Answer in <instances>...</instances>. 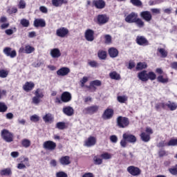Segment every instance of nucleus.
<instances>
[{"instance_id": "f257e3e1", "label": "nucleus", "mask_w": 177, "mask_h": 177, "mask_svg": "<svg viewBox=\"0 0 177 177\" xmlns=\"http://www.w3.org/2000/svg\"><path fill=\"white\" fill-rule=\"evenodd\" d=\"M138 77L140 81H142V82H146L149 81V80H151V81H154V80H156V75L154 72L147 73V71H142L138 73Z\"/></svg>"}, {"instance_id": "f03ea898", "label": "nucleus", "mask_w": 177, "mask_h": 177, "mask_svg": "<svg viewBox=\"0 0 177 177\" xmlns=\"http://www.w3.org/2000/svg\"><path fill=\"white\" fill-rule=\"evenodd\" d=\"M45 93L41 88H37L35 91V96L32 98V103L35 106H39V103L42 102L41 99H44Z\"/></svg>"}, {"instance_id": "7ed1b4c3", "label": "nucleus", "mask_w": 177, "mask_h": 177, "mask_svg": "<svg viewBox=\"0 0 177 177\" xmlns=\"http://www.w3.org/2000/svg\"><path fill=\"white\" fill-rule=\"evenodd\" d=\"M153 129L150 127H147L145 129V132H142L140 134V138L142 142H149L150 141V135H152Z\"/></svg>"}, {"instance_id": "20e7f679", "label": "nucleus", "mask_w": 177, "mask_h": 177, "mask_svg": "<svg viewBox=\"0 0 177 177\" xmlns=\"http://www.w3.org/2000/svg\"><path fill=\"white\" fill-rule=\"evenodd\" d=\"M117 125L119 128H127L129 125V120L128 118L119 116L117 118Z\"/></svg>"}, {"instance_id": "39448f33", "label": "nucleus", "mask_w": 177, "mask_h": 177, "mask_svg": "<svg viewBox=\"0 0 177 177\" xmlns=\"http://www.w3.org/2000/svg\"><path fill=\"white\" fill-rule=\"evenodd\" d=\"M1 138L8 143H10V142H13V134H12L9 131L6 129H3L1 131Z\"/></svg>"}, {"instance_id": "423d86ee", "label": "nucleus", "mask_w": 177, "mask_h": 177, "mask_svg": "<svg viewBox=\"0 0 177 177\" xmlns=\"http://www.w3.org/2000/svg\"><path fill=\"white\" fill-rule=\"evenodd\" d=\"M127 171L130 175H132V176H139L140 174H142V171L139 167H135V166H129L127 167Z\"/></svg>"}, {"instance_id": "0eeeda50", "label": "nucleus", "mask_w": 177, "mask_h": 177, "mask_svg": "<svg viewBox=\"0 0 177 177\" xmlns=\"http://www.w3.org/2000/svg\"><path fill=\"white\" fill-rule=\"evenodd\" d=\"M113 115H114V110L111 108H108L104 111L102 118L103 120H111Z\"/></svg>"}, {"instance_id": "6e6552de", "label": "nucleus", "mask_w": 177, "mask_h": 177, "mask_svg": "<svg viewBox=\"0 0 177 177\" xmlns=\"http://www.w3.org/2000/svg\"><path fill=\"white\" fill-rule=\"evenodd\" d=\"M109 20H110V18L106 15H99L97 17V23L100 26L109 23Z\"/></svg>"}, {"instance_id": "1a4fd4ad", "label": "nucleus", "mask_w": 177, "mask_h": 177, "mask_svg": "<svg viewBox=\"0 0 177 177\" xmlns=\"http://www.w3.org/2000/svg\"><path fill=\"white\" fill-rule=\"evenodd\" d=\"M97 110H99V106L97 105H94L84 108L82 113L83 114H95Z\"/></svg>"}, {"instance_id": "9d476101", "label": "nucleus", "mask_w": 177, "mask_h": 177, "mask_svg": "<svg viewBox=\"0 0 177 177\" xmlns=\"http://www.w3.org/2000/svg\"><path fill=\"white\" fill-rule=\"evenodd\" d=\"M43 147L46 150H49L50 151H53L56 149V144L53 141H46L43 144Z\"/></svg>"}, {"instance_id": "9b49d317", "label": "nucleus", "mask_w": 177, "mask_h": 177, "mask_svg": "<svg viewBox=\"0 0 177 177\" xmlns=\"http://www.w3.org/2000/svg\"><path fill=\"white\" fill-rule=\"evenodd\" d=\"M21 160V162L19 163L17 166V168L18 169H26V167H30V163L28 162V158H20Z\"/></svg>"}, {"instance_id": "f8f14e48", "label": "nucleus", "mask_w": 177, "mask_h": 177, "mask_svg": "<svg viewBox=\"0 0 177 177\" xmlns=\"http://www.w3.org/2000/svg\"><path fill=\"white\" fill-rule=\"evenodd\" d=\"M162 109H167L168 107L171 111H174L177 109L176 102H172L171 101H168L167 102H165V104H162Z\"/></svg>"}, {"instance_id": "ddd939ff", "label": "nucleus", "mask_w": 177, "mask_h": 177, "mask_svg": "<svg viewBox=\"0 0 177 177\" xmlns=\"http://www.w3.org/2000/svg\"><path fill=\"white\" fill-rule=\"evenodd\" d=\"M3 53L8 57H11V59H13L17 56V53H16V50H12L11 48L6 47L3 49Z\"/></svg>"}, {"instance_id": "4468645a", "label": "nucleus", "mask_w": 177, "mask_h": 177, "mask_svg": "<svg viewBox=\"0 0 177 177\" xmlns=\"http://www.w3.org/2000/svg\"><path fill=\"white\" fill-rule=\"evenodd\" d=\"M138 19V13L131 12L127 15L124 19L126 23H135V21Z\"/></svg>"}, {"instance_id": "2eb2a0df", "label": "nucleus", "mask_w": 177, "mask_h": 177, "mask_svg": "<svg viewBox=\"0 0 177 177\" xmlns=\"http://www.w3.org/2000/svg\"><path fill=\"white\" fill-rule=\"evenodd\" d=\"M136 41L138 45L141 46H147L149 45V41L145 36H137Z\"/></svg>"}, {"instance_id": "dca6fc26", "label": "nucleus", "mask_w": 177, "mask_h": 177, "mask_svg": "<svg viewBox=\"0 0 177 177\" xmlns=\"http://www.w3.org/2000/svg\"><path fill=\"white\" fill-rule=\"evenodd\" d=\"M140 17L145 20V21H151V19H153V16L151 15V12L150 11H142L140 14Z\"/></svg>"}, {"instance_id": "f3484780", "label": "nucleus", "mask_w": 177, "mask_h": 177, "mask_svg": "<svg viewBox=\"0 0 177 177\" xmlns=\"http://www.w3.org/2000/svg\"><path fill=\"white\" fill-rule=\"evenodd\" d=\"M96 137L90 136L88 139L84 142V146L86 147H92L96 145Z\"/></svg>"}, {"instance_id": "a211bd4d", "label": "nucleus", "mask_w": 177, "mask_h": 177, "mask_svg": "<svg viewBox=\"0 0 177 177\" xmlns=\"http://www.w3.org/2000/svg\"><path fill=\"white\" fill-rule=\"evenodd\" d=\"M93 5L97 9H104L106 8V1L104 0H94L93 1Z\"/></svg>"}, {"instance_id": "6ab92c4d", "label": "nucleus", "mask_w": 177, "mask_h": 177, "mask_svg": "<svg viewBox=\"0 0 177 177\" xmlns=\"http://www.w3.org/2000/svg\"><path fill=\"white\" fill-rule=\"evenodd\" d=\"M70 69L67 67H62L57 71V75L59 77H66L70 74Z\"/></svg>"}, {"instance_id": "aec40b11", "label": "nucleus", "mask_w": 177, "mask_h": 177, "mask_svg": "<svg viewBox=\"0 0 177 177\" xmlns=\"http://www.w3.org/2000/svg\"><path fill=\"white\" fill-rule=\"evenodd\" d=\"M94 34H95V32H93V30L91 29L86 30L85 32V38L86 41H88L89 42H92V41L95 39V37L93 36Z\"/></svg>"}, {"instance_id": "412c9836", "label": "nucleus", "mask_w": 177, "mask_h": 177, "mask_svg": "<svg viewBox=\"0 0 177 177\" xmlns=\"http://www.w3.org/2000/svg\"><path fill=\"white\" fill-rule=\"evenodd\" d=\"M123 139H125L129 143H136V137L132 134L124 133Z\"/></svg>"}, {"instance_id": "4be33fe9", "label": "nucleus", "mask_w": 177, "mask_h": 177, "mask_svg": "<svg viewBox=\"0 0 177 177\" xmlns=\"http://www.w3.org/2000/svg\"><path fill=\"white\" fill-rule=\"evenodd\" d=\"M62 111L65 115H67L68 117H71V115H74V109L71 106H64L62 109Z\"/></svg>"}, {"instance_id": "5701e85b", "label": "nucleus", "mask_w": 177, "mask_h": 177, "mask_svg": "<svg viewBox=\"0 0 177 177\" xmlns=\"http://www.w3.org/2000/svg\"><path fill=\"white\" fill-rule=\"evenodd\" d=\"M56 34L57 37H60L61 38H64L65 36L68 34V29L66 28H61L57 30Z\"/></svg>"}, {"instance_id": "b1692460", "label": "nucleus", "mask_w": 177, "mask_h": 177, "mask_svg": "<svg viewBox=\"0 0 177 177\" xmlns=\"http://www.w3.org/2000/svg\"><path fill=\"white\" fill-rule=\"evenodd\" d=\"M50 55L53 59H59L62 56V53L59 48H53L50 50Z\"/></svg>"}, {"instance_id": "393cba45", "label": "nucleus", "mask_w": 177, "mask_h": 177, "mask_svg": "<svg viewBox=\"0 0 177 177\" xmlns=\"http://www.w3.org/2000/svg\"><path fill=\"white\" fill-rule=\"evenodd\" d=\"M61 100L64 103H68L71 100V93L65 91L61 95Z\"/></svg>"}, {"instance_id": "a878e982", "label": "nucleus", "mask_w": 177, "mask_h": 177, "mask_svg": "<svg viewBox=\"0 0 177 177\" xmlns=\"http://www.w3.org/2000/svg\"><path fill=\"white\" fill-rule=\"evenodd\" d=\"M35 86V84L32 82H27L23 86V89L26 92H30V91H32V88Z\"/></svg>"}, {"instance_id": "bb28decb", "label": "nucleus", "mask_w": 177, "mask_h": 177, "mask_svg": "<svg viewBox=\"0 0 177 177\" xmlns=\"http://www.w3.org/2000/svg\"><path fill=\"white\" fill-rule=\"evenodd\" d=\"M59 162L62 165H70L71 161H70V156H63L59 159Z\"/></svg>"}, {"instance_id": "cd10ccee", "label": "nucleus", "mask_w": 177, "mask_h": 177, "mask_svg": "<svg viewBox=\"0 0 177 177\" xmlns=\"http://www.w3.org/2000/svg\"><path fill=\"white\" fill-rule=\"evenodd\" d=\"M35 27H45L46 26V23H45V20L42 19H37L34 21Z\"/></svg>"}, {"instance_id": "c85d7f7f", "label": "nucleus", "mask_w": 177, "mask_h": 177, "mask_svg": "<svg viewBox=\"0 0 177 177\" xmlns=\"http://www.w3.org/2000/svg\"><path fill=\"white\" fill-rule=\"evenodd\" d=\"M0 175H1V176H10V175H12V169L6 168L1 170Z\"/></svg>"}, {"instance_id": "c756f323", "label": "nucleus", "mask_w": 177, "mask_h": 177, "mask_svg": "<svg viewBox=\"0 0 177 177\" xmlns=\"http://www.w3.org/2000/svg\"><path fill=\"white\" fill-rule=\"evenodd\" d=\"M109 55L110 57H117V56H118V50L114 47H112L109 49Z\"/></svg>"}, {"instance_id": "7c9ffc66", "label": "nucleus", "mask_w": 177, "mask_h": 177, "mask_svg": "<svg viewBox=\"0 0 177 177\" xmlns=\"http://www.w3.org/2000/svg\"><path fill=\"white\" fill-rule=\"evenodd\" d=\"M109 77L111 80H115L118 81V80H121V76L116 71H113L109 73Z\"/></svg>"}, {"instance_id": "2f4dec72", "label": "nucleus", "mask_w": 177, "mask_h": 177, "mask_svg": "<svg viewBox=\"0 0 177 177\" xmlns=\"http://www.w3.org/2000/svg\"><path fill=\"white\" fill-rule=\"evenodd\" d=\"M133 23L136 24L138 28H143V27H145V21L140 18L137 17Z\"/></svg>"}, {"instance_id": "473e14b6", "label": "nucleus", "mask_w": 177, "mask_h": 177, "mask_svg": "<svg viewBox=\"0 0 177 177\" xmlns=\"http://www.w3.org/2000/svg\"><path fill=\"white\" fill-rule=\"evenodd\" d=\"M44 122H53V115L50 113H47L43 117Z\"/></svg>"}, {"instance_id": "72a5a7b5", "label": "nucleus", "mask_w": 177, "mask_h": 177, "mask_svg": "<svg viewBox=\"0 0 177 177\" xmlns=\"http://www.w3.org/2000/svg\"><path fill=\"white\" fill-rule=\"evenodd\" d=\"M136 70L140 71L145 68H147V64L146 62H139L137 64Z\"/></svg>"}, {"instance_id": "f704fd0d", "label": "nucleus", "mask_w": 177, "mask_h": 177, "mask_svg": "<svg viewBox=\"0 0 177 177\" xmlns=\"http://www.w3.org/2000/svg\"><path fill=\"white\" fill-rule=\"evenodd\" d=\"M98 57L101 59V60H104L106 59V57H107V53H106V51L103 50H100L98 51Z\"/></svg>"}, {"instance_id": "c9c22d12", "label": "nucleus", "mask_w": 177, "mask_h": 177, "mask_svg": "<svg viewBox=\"0 0 177 177\" xmlns=\"http://www.w3.org/2000/svg\"><path fill=\"white\" fill-rule=\"evenodd\" d=\"M21 145L27 149V147H30V146H31V141H30L28 139H24L21 141Z\"/></svg>"}, {"instance_id": "e433bc0d", "label": "nucleus", "mask_w": 177, "mask_h": 177, "mask_svg": "<svg viewBox=\"0 0 177 177\" xmlns=\"http://www.w3.org/2000/svg\"><path fill=\"white\" fill-rule=\"evenodd\" d=\"M34 50H35V48L30 45H27L25 46V53H27L28 55L30 53H32Z\"/></svg>"}, {"instance_id": "4c0bfd02", "label": "nucleus", "mask_w": 177, "mask_h": 177, "mask_svg": "<svg viewBox=\"0 0 177 177\" xmlns=\"http://www.w3.org/2000/svg\"><path fill=\"white\" fill-rule=\"evenodd\" d=\"M158 52L160 54L161 57H167L168 56V53L164 48H158Z\"/></svg>"}, {"instance_id": "58836bf2", "label": "nucleus", "mask_w": 177, "mask_h": 177, "mask_svg": "<svg viewBox=\"0 0 177 177\" xmlns=\"http://www.w3.org/2000/svg\"><path fill=\"white\" fill-rule=\"evenodd\" d=\"M93 162L95 164V165H101V164H102L103 160H102V158L97 157V156H95L93 158Z\"/></svg>"}, {"instance_id": "ea45409f", "label": "nucleus", "mask_w": 177, "mask_h": 177, "mask_svg": "<svg viewBox=\"0 0 177 177\" xmlns=\"http://www.w3.org/2000/svg\"><path fill=\"white\" fill-rule=\"evenodd\" d=\"M52 3L53 6L59 8V6H62L63 4V0H52Z\"/></svg>"}, {"instance_id": "a19ab883", "label": "nucleus", "mask_w": 177, "mask_h": 177, "mask_svg": "<svg viewBox=\"0 0 177 177\" xmlns=\"http://www.w3.org/2000/svg\"><path fill=\"white\" fill-rule=\"evenodd\" d=\"M20 24H21L22 27H29L30 26V21H28V19H22L20 21Z\"/></svg>"}, {"instance_id": "79ce46f5", "label": "nucleus", "mask_w": 177, "mask_h": 177, "mask_svg": "<svg viewBox=\"0 0 177 177\" xmlns=\"http://www.w3.org/2000/svg\"><path fill=\"white\" fill-rule=\"evenodd\" d=\"M8 110V106L5 102H0V113H5Z\"/></svg>"}, {"instance_id": "37998d69", "label": "nucleus", "mask_w": 177, "mask_h": 177, "mask_svg": "<svg viewBox=\"0 0 177 177\" xmlns=\"http://www.w3.org/2000/svg\"><path fill=\"white\" fill-rule=\"evenodd\" d=\"M56 128L60 130L64 129V128H66V123L63 122H59L56 124Z\"/></svg>"}, {"instance_id": "c03bdc74", "label": "nucleus", "mask_w": 177, "mask_h": 177, "mask_svg": "<svg viewBox=\"0 0 177 177\" xmlns=\"http://www.w3.org/2000/svg\"><path fill=\"white\" fill-rule=\"evenodd\" d=\"M127 100H128V97H127L125 95L118 96V101L120 103H125L127 102Z\"/></svg>"}, {"instance_id": "a18cd8bd", "label": "nucleus", "mask_w": 177, "mask_h": 177, "mask_svg": "<svg viewBox=\"0 0 177 177\" xmlns=\"http://www.w3.org/2000/svg\"><path fill=\"white\" fill-rule=\"evenodd\" d=\"M131 3L134 6H142V3L140 0H130Z\"/></svg>"}, {"instance_id": "49530a36", "label": "nucleus", "mask_w": 177, "mask_h": 177, "mask_svg": "<svg viewBox=\"0 0 177 177\" xmlns=\"http://www.w3.org/2000/svg\"><path fill=\"white\" fill-rule=\"evenodd\" d=\"M101 157L104 160H110V159H111L112 156H111V153H109L106 152V153L101 154Z\"/></svg>"}, {"instance_id": "de8ad7c7", "label": "nucleus", "mask_w": 177, "mask_h": 177, "mask_svg": "<svg viewBox=\"0 0 177 177\" xmlns=\"http://www.w3.org/2000/svg\"><path fill=\"white\" fill-rule=\"evenodd\" d=\"M7 13L9 15H13V13H17V8L12 7V8H8L7 10Z\"/></svg>"}, {"instance_id": "09e8293b", "label": "nucleus", "mask_w": 177, "mask_h": 177, "mask_svg": "<svg viewBox=\"0 0 177 177\" xmlns=\"http://www.w3.org/2000/svg\"><path fill=\"white\" fill-rule=\"evenodd\" d=\"M26 3L24 0H20L18 4V8L19 9H26Z\"/></svg>"}, {"instance_id": "8fccbe9b", "label": "nucleus", "mask_w": 177, "mask_h": 177, "mask_svg": "<svg viewBox=\"0 0 177 177\" xmlns=\"http://www.w3.org/2000/svg\"><path fill=\"white\" fill-rule=\"evenodd\" d=\"M8 75H9V72H8V71H5V70L0 71L1 78H6V77H8Z\"/></svg>"}, {"instance_id": "3c124183", "label": "nucleus", "mask_w": 177, "mask_h": 177, "mask_svg": "<svg viewBox=\"0 0 177 177\" xmlns=\"http://www.w3.org/2000/svg\"><path fill=\"white\" fill-rule=\"evenodd\" d=\"M30 121H32V122H38V121H39V116L36 114L30 116Z\"/></svg>"}, {"instance_id": "603ef678", "label": "nucleus", "mask_w": 177, "mask_h": 177, "mask_svg": "<svg viewBox=\"0 0 177 177\" xmlns=\"http://www.w3.org/2000/svg\"><path fill=\"white\" fill-rule=\"evenodd\" d=\"M167 146H177V138L171 139L167 143Z\"/></svg>"}, {"instance_id": "864d4df0", "label": "nucleus", "mask_w": 177, "mask_h": 177, "mask_svg": "<svg viewBox=\"0 0 177 177\" xmlns=\"http://www.w3.org/2000/svg\"><path fill=\"white\" fill-rule=\"evenodd\" d=\"M169 172H170L171 175H177V165L174 167L169 169Z\"/></svg>"}, {"instance_id": "5fc2aeb1", "label": "nucleus", "mask_w": 177, "mask_h": 177, "mask_svg": "<svg viewBox=\"0 0 177 177\" xmlns=\"http://www.w3.org/2000/svg\"><path fill=\"white\" fill-rule=\"evenodd\" d=\"M109 139L112 143H117L118 142V137L115 135L111 136Z\"/></svg>"}, {"instance_id": "6e6d98bb", "label": "nucleus", "mask_w": 177, "mask_h": 177, "mask_svg": "<svg viewBox=\"0 0 177 177\" xmlns=\"http://www.w3.org/2000/svg\"><path fill=\"white\" fill-rule=\"evenodd\" d=\"M88 64L93 68H95L99 66V64H97V62H96L95 61H90L88 62Z\"/></svg>"}, {"instance_id": "4d7b16f0", "label": "nucleus", "mask_w": 177, "mask_h": 177, "mask_svg": "<svg viewBox=\"0 0 177 177\" xmlns=\"http://www.w3.org/2000/svg\"><path fill=\"white\" fill-rule=\"evenodd\" d=\"M91 84L93 86H100L102 85V82H100V80H94L91 82Z\"/></svg>"}, {"instance_id": "13d9d810", "label": "nucleus", "mask_w": 177, "mask_h": 177, "mask_svg": "<svg viewBox=\"0 0 177 177\" xmlns=\"http://www.w3.org/2000/svg\"><path fill=\"white\" fill-rule=\"evenodd\" d=\"M56 177H67V174L64 171H58L55 174Z\"/></svg>"}, {"instance_id": "bf43d9fd", "label": "nucleus", "mask_w": 177, "mask_h": 177, "mask_svg": "<svg viewBox=\"0 0 177 177\" xmlns=\"http://www.w3.org/2000/svg\"><path fill=\"white\" fill-rule=\"evenodd\" d=\"M104 38L105 44H111V36L110 35H106Z\"/></svg>"}, {"instance_id": "052dcab7", "label": "nucleus", "mask_w": 177, "mask_h": 177, "mask_svg": "<svg viewBox=\"0 0 177 177\" xmlns=\"http://www.w3.org/2000/svg\"><path fill=\"white\" fill-rule=\"evenodd\" d=\"M158 81L159 82H162V84H165V82H168V79H164L162 75L158 76Z\"/></svg>"}, {"instance_id": "680f3d73", "label": "nucleus", "mask_w": 177, "mask_h": 177, "mask_svg": "<svg viewBox=\"0 0 177 177\" xmlns=\"http://www.w3.org/2000/svg\"><path fill=\"white\" fill-rule=\"evenodd\" d=\"M86 82H88V77L84 76L82 80H80L81 86H84Z\"/></svg>"}, {"instance_id": "e2e57ef3", "label": "nucleus", "mask_w": 177, "mask_h": 177, "mask_svg": "<svg viewBox=\"0 0 177 177\" xmlns=\"http://www.w3.org/2000/svg\"><path fill=\"white\" fill-rule=\"evenodd\" d=\"M151 12L155 15H160L161 13V10L159 8H151Z\"/></svg>"}, {"instance_id": "0e129e2a", "label": "nucleus", "mask_w": 177, "mask_h": 177, "mask_svg": "<svg viewBox=\"0 0 177 177\" xmlns=\"http://www.w3.org/2000/svg\"><path fill=\"white\" fill-rule=\"evenodd\" d=\"M44 62L41 61H38L37 62H35L32 64L33 67H41V66H43Z\"/></svg>"}, {"instance_id": "69168bd1", "label": "nucleus", "mask_w": 177, "mask_h": 177, "mask_svg": "<svg viewBox=\"0 0 177 177\" xmlns=\"http://www.w3.org/2000/svg\"><path fill=\"white\" fill-rule=\"evenodd\" d=\"M127 142L128 141H127V140L125 138H123L120 141V146H122L124 148L127 147Z\"/></svg>"}, {"instance_id": "338daca9", "label": "nucleus", "mask_w": 177, "mask_h": 177, "mask_svg": "<svg viewBox=\"0 0 177 177\" xmlns=\"http://www.w3.org/2000/svg\"><path fill=\"white\" fill-rule=\"evenodd\" d=\"M157 146L158 147H165V146H168V144L165 141H160Z\"/></svg>"}, {"instance_id": "774afa93", "label": "nucleus", "mask_w": 177, "mask_h": 177, "mask_svg": "<svg viewBox=\"0 0 177 177\" xmlns=\"http://www.w3.org/2000/svg\"><path fill=\"white\" fill-rule=\"evenodd\" d=\"M82 177H95V175H93L92 173L88 172V173H86L84 174Z\"/></svg>"}]
</instances>
